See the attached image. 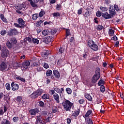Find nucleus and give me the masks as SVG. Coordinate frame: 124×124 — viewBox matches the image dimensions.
I'll return each instance as SVG.
<instances>
[{
	"mask_svg": "<svg viewBox=\"0 0 124 124\" xmlns=\"http://www.w3.org/2000/svg\"><path fill=\"white\" fill-rule=\"evenodd\" d=\"M49 93L50 94V95H53L54 94H55L56 93H55V90H49Z\"/></svg>",
	"mask_w": 124,
	"mask_h": 124,
	"instance_id": "obj_59",
	"label": "nucleus"
},
{
	"mask_svg": "<svg viewBox=\"0 0 124 124\" xmlns=\"http://www.w3.org/2000/svg\"><path fill=\"white\" fill-rule=\"evenodd\" d=\"M22 96H18L16 99V100L17 101V102H21V101H22Z\"/></svg>",
	"mask_w": 124,
	"mask_h": 124,
	"instance_id": "obj_53",
	"label": "nucleus"
},
{
	"mask_svg": "<svg viewBox=\"0 0 124 124\" xmlns=\"http://www.w3.org/2000/svg\"><path fill=\"white\" fill-rule=\"evenodd\" d=\"M38 106L39 107H44V102L42 101H39Z\"/></svg>",
	"mask_w": 124,
	"mask_h": 124,
	"instance_id": "obj_44",
	"label": "nucleus"
},
{
	"mask_svg": "<svg viewBox=\"0 0 124 124\" xmlns=\"http://www.w3.org/2000/svg\"><path fill=\"white\" fill-rule=\"evenodd\" d=\"M53 17H59V16H61V14L59 12L54 13L52 14Z\"/></svg>",
	"mask_w": 124,
	"mask_h": 124,
	"instance_id": "obj_51",
	"label": "nucleus"
},
{
	"mask_svg": "<svg viewBox=\"0 0 124 124\" xmlns=\"http://www.w3.org/2000/svg\"><path fill=\"white\" fill-rule=\"evenodd\" d=\"M105 84V81L102 79V78H101L98 82V85L99 86H104V85Z\"/></svg>",
	"mask_w": 124,
	"mask_h": 124,
	"instance_id": "obj_23",
	"label": "nucleus"
},
{
	"mask_svg": "<svg viewBox=\"0 0 124 124\" xmlns=\"http://www.w3.org/2000/svg\"><path fill=\"white\" fill-rule=\"evenodd\" d=\"M94 43V41H93V40H89L88 41V45L89 46H90V45H92Z\"/></svg>",
	"mask_w": 124,
	"mask_h": 124,
	"instance_id": "obj_56",
	"label": "nucleus"
},
{
	"mask_svg": "<svg viewBox=\"0 0 124 124\" xmlns=\"http://www.w3.org/2000/svg\"><path fill=\"white\" fill-rule=\"evenodd\" d=\"M72 117H78L80 114V108L72 112Z\"/></svg>",
	"mask_w": 124,
	"mask_h": 124,
	"instance_id": "obj_15",
	"label": "nucleus"
},
{
	"mask_svg": "<svg viewBox=\"0 0 124 124\" xmlns=\"http://www.w3.org/2000/svg\"><path fill=\"white\" fill-rule=\"evenodd\" d=\"M83 83H85V84H89V78H85L84 79Z\"/></svg>",
	"mask_w": 124,
	"mask_h": 124,
	"instance_id": "obj_63",
	"label": "nucleus"
},
{
	"mask_svg": "<svg viewBox=\"0 0 124 124\" xmlns=\"http://www.w3.org/2000/svg\"><path fill=\"white\" fill-rule=\"evenodd\" d=\"M0 18L1 20H2L3 23H5V24H7V23H8V21H7V19H6V18H5V17H4V15H3L2 14H0Z\"/></svg>",
	"mask_w": 124,
	"mask_h": 124,
	"instance_id": "obj_19",
	"label": "nucleus"
},
{
	"mask_svg": "<svg viewBox=\"0 0 124 124\" xmlns=\"http://www.w3.org/2000/svg\"><path fill=\"white\" fill-rule=\"evenodd\" d=\"M79 104H83L85 102V99H81L78 101Z\"/></svg>",
	"mask_w": 124,
	"mask_h": 124,
	"instance_id": "obj_62",
	"label": "nucleus"
},
{
	"mask_svg": "<svg viewBox=\"0 0 124 124\" xmlns=\"http://www.w3.org/2000/svg\"><path fill=\"white\" fill-rule=\"evenodd\" d=\"M16 79L17 80H20V81H21V82H23L25 84H27V82L30 81V79H26L25 78H16Z\"/></svg>",
	"mask_w": 124,
	"mask_h": 124,
	"instance_id": "obj_25",
	"label": "nucleus"
},
{
	"mask_svg": "<svg viewBox=\"0 0 124 124\" xmlns=\"http://www.w3.org/2000/svg\"><path fill=\"white\" fill-rule=\"evenodd\" d=\"M13 121L14 123H17L19 122V117L18 116H15L13 118Z\"/></svg>",
	"mask_w": 124,
	"mask_h": 124,
	"instance_id": "obj_41",
	"label": "nucleus"
},
{
	"mask_svg": "<svg viewBox=\"0 0 124 124\" xmlns=\"http://www.w3.org/2000/svg\"><path fill=\"white\" fill-rule=\"evenodd\" d=\"M101 12L100 11H97L96 13V16H97V17H98V18H100V17H101Z\"/></svg>",
	"mask_w": 124,
	"mask_h": 124,
	"instance_id": "obj_55",
	"label": "nucleus"
},
{
	"mask_svg": "<svg viewBox=\"0 0 124 124\" xmlns=\"http://www.w3.org/2000/svg\"><path fill=\"white\" fill-rule=\"evenodd\" d=\"M6 89L7 91H10V90H11V87H10V84L8 83L6 84Z\"/></svg>",
	"mask_w": 124,
	"mask_h": 124,
	"instance_id": "obj_52",
	"label": "nucleus"
},
{
	"mask_svg": "<svg viewBox=\"0 0 124 124\" xmlns=\"http://www.w3.org/2000/svg\"><path fill=\"white\" fill-rule=\"evenodd\" d=\"M93 113V110L92 109L89 110L85 115L83 116V118H87V117H89L90 115H91Z\"/></svg>",
	"mask_w": 124,
	"mask_h": 124,
	"instance_id": "obj_28",
	"label": "nucleus"
},
{
	"mask_svg": "<svg viewBox=\"0 0 124 124\" xmlns=\"http://www.w3.org/2000/svg\"><path fill=\"white\" fill-rule=\"evenodd\" d=\"M30 64H31V62L28 60H26L23 62H22L23 69H24V70H25L26 69H28Z\"/></svg>",
	"mask_w": 124,
	"mask_h": 124,
	"instance_id": "obj_10",
	"label": "nucleus"
},
{
	"mask_svg": "<svg viewBox=\"0 0 124 124\" xmlns=\"http://www.w3.org/2000/svg\"><path fill=\"white\" fill-rule=\"evenodd\" d=\"M66 92L68 94H71L72 93V90L69 88H66Z\"/></svg>",
	"mask_w": 124,
	"mask_h": 124,
	"instance_id": "obj_40",
	"label": "nucleus"
},
{
	"mask_svg": "<svg viewBox=\"0 0 124 124\" xmlns=\"http://www.w3.org/2000/svg\"><path fill=\"white\" fill-rule=\"evenodd\" d=\"M82 11H83V8H80L79 10H78V15H81V14H82Z\"/></svg>",
	"mask_w": 124,
	"mask_h": 124,
	"instance_id": "obj_58",
	"label": "nucleus"
},
{
	"mask_svg": "<svg viewBox=\"0 0 124 124\" xmlns=\"http://www.w3.org/2000/svg\"><path fill=\"white\" fill-rule=\"evenodd\" d=\"M11 42L13 44H16L17 43V39L15 37H12L10 39Z\"/></svg>",
	"mask_w": 124,
	"mask_h": 124,
	"instance_id": "obj_36",
	"label": "nucleus"
},
{
	"mask_svg": "<svg viewBox=\"0 0 124 124\" xmlns=\"http://www.w3.org/2000/svg\"><path fill=\"white\" fill-rule=\"evenodd\" d=\"M56 10H58V11L62 10V4H57L56 5Z\"/></svg>",
	"mask_w": 124,
	"mask_h": 124,
	"instance_id": "obj_42",
	"label": "nucleus"
},
{
	"mask_svg": "<svg viewBox=\"0 0 124 124\" xmlns=\"http://www.w3.org/2000/svg\"><path fill=\"white\" fill-rule=\"evenodd\" d=\"M100 9L103 12L107 11L108 10V8H107L106 7L101 6L100 7Z\"/></svg>",
	"mask_w": 124,
	"mask_h": 124,
	"instance_id": "obj_45",
	"label": "nucleus"
},
{
	"mask_svg": "<svg viewBox=\"0 0 124 124\" xmlns=\"http://www.w3.org/2000/svg\"><path fill=\"white\" fill-rule=\"evenodd\" d=\"M1 124H11V123L8 120L3 119L1 122Z\"/></svg>",
	"mask_w": 124,
	"mask_h": 124,
	"instance_id": "obj_31",
	"label": "nucleus"
},
{
	"mask_svg": "<svg viewBox=\"0 0 124 124\" xmlns=\"http://www.w3.org/2000/svg\"><path fill=\"white\" fill-rule=\"evenodd\" d=\"M43 67H44V68H46V69L49 68V64L47 63H44V64H43Z\"/></svg>",
	"mask_w": 124,
	"mask_h": 124,
	"instance_id": "obj_54",
	"label": "nucleus"
},
{
	"mask_svg": "<svg viewBox=\"0 0 124 124\" xmlns=\"http://www.w3.org/2000/svg\"><path fill=\"white\" fill-rule=\"evenodd\" d=\"M0 55L2 59H6L8 57V55H9V50L6 48H3L1 49Z\"/></svg>",
	"mask_w": 124,
	"mask_h": 124,
	"instance_id": "obj_4",
	"label": "nucleus"
},
{
	"mask_svg": "<svg viewBox=\"0 0 124 124\" xmlns=\"http://www.w3.org/2000/svg\"><path fill=\"white\" fill-rule=\"evenodd\" d=\"M103 29H104V27L102 26V25H98L97 26L96 30H97V31H101Z\"/></svg>",
	"mask_w": 124,
	"mask_h": 124,
	"instance_id": "obj_43",
	"label": "nucleus"
},
{
	"mask_svg": "<svg viewBox=\"0 0 124 124\" xmlns=\"http://www.w3.org/2000/svg\"><path fill=\"white\" fill-rule=\"evenodd\" d=\"M54 90L56 92V93H62V92H64V89L63 88L60 89L58 87H55L54 88Z\"/></svg>",
	"mask_w": 124,
	"mask_h": 124,
	"instance_id": "obj_17",
	"label": "nucleus"
},
{
	"mask_svg": "<svg viewBox=\"0 0 124 124\" xmlns=\"http://www.w3.org/2000/svg\"><path fill=\"white\" fill-rule=\"evenodd\" d=\"M3 99L5 101H6V102H7V103H8V102L9 101H10V96H9V94H7L6 95H4Z\"/></svg>",
	"mask_w": 124,
	"mask_h": 124,
	"instance_id": "obj_21",
	"label": "nucleus"
},
{
	"mask_svg": "<svg viewBox=\"0 0 124 124\" xmlns=\"http://www.w3.org/2000/svg\"><path fill=\"white\" fill-rule=\"evenodd\" d=\"M114 9L117 12H119V11H121V7H119V5L115 4L114 5Z\"/></svg>",
	"mask_w": 124,
	"mask_h": 124,
	"instance_id": "obj_26",
	"label": "nucleus"
},
{
	"mask_svg": "<svg viewBox=\"0 0 124 124\" xmlns=\"http://www.w3.org/2000/svg\"><path fill=\"white\" fill-rule=\"evenodd\" d=\"M6 45L9 49H11V48H12V44L10 43V41H7Z\"/></svg>",
	"mask_w": 124,
	"mask_h": 124,
	"instance_id": "obj_39",
	"label": "nucleus"
},
{
	"mask_svg": "<svg viewBox=\"0 0 124 124\" xmlns=\"http://www.w3.org/2000/svg\"><path fill=\"white\" fill-rule=\"evenodd\" d=\"M59 53L60 55H61V54H63V53L64 52V48L63 47H60L59 49Z\"/></svg>",
	"mask_w": 124,
	"mask_h": 124,
	"instance_id": "obj_50",
	"label": "nucleus"
},
{
	"mask_svg": "<svg viewBox=\"0 0 124 124\" xmlns=\"http://www.w3.org/2000/svg\"><path fill=\"white\" fill-rule=\"evenodd\" d=\"M42 118L40 116L37 117L36 121L39 122V123H40V124H43V123L42 122H43V121H42Z\"/></svg>",
	"mask_w": 124,
	"mask_h": 124,
	"instance_id": "obj_46",
	"label": "nucleus"
},
{
	"mask_svg": "<svg viewBox=\"0 0 124 124\" xmlns=\"http://www.w3.org/2000/svg\"><path fill=\"white\" fill-rule=\"evenodd\" d=\"M56 32H57V30L56 29H52L50 33L52 35L55 34Z\"/></svg>",
	"mask_w": 124,
	"mask_h": 124,
	"instance_id": "obj_60",
	"label": "nucleus"
},
{
	"mask_svg": "<svg viewBox=\"0 0 124 124\" xmlns=\"http://www.w3.org/2000/svg\"><path fill=\"white\" fill-rule=\"evenodd\" d=\"M91 49L93 50V51H97V50H98V46L94 44Z\"/></svg>",
	"mask_w": 124,
	"mask_h": 124,
	"instance_id": "obj_35",
	"label": "nucleus"
},
{
	"mask_svg": "<svg viewBox=\"0 0 124 124\" xmlns=\"http://www.w3.org/2000/svg\"><path fill=\"white\" fill-rule=\"evenodd\" d=\"M28 1L30 2V4L33 8L38 7L37 3H38L39 0H28Z\"/></svg>",
	"mask_w": 124,
	"mask_h": 124,
	"instance_id": "obj_9",
	"label": "nucleus"
},
{
	"mask_svg": "<svg viewBox=\"0 0 124 124\" xmlns=\"http://www.w3.org/2000/svg\"><path fill=\"white\" fill-rule=\"evenodd\" d=\"M83 16L85 19H88L89 17H90V11H87L84 14H83Z\"/></svg>",
	"mask_w": 124,
	"mask_h": 124,
	"instance_id": "obj_27",
	"label": "nucleus"
},
{
	"mask_svg": "<svg viewBox=\"0 0 124 124\" xmlns=\"http://www.w3.org/2000/svg\"><path fill=\"white\" fill-rule=\"evenodd\" d=\"M53 98L57 103H60V97L59 96V94L58 93H55L54 94H53Z\"/></svg>",
	"mask_w": 124,
	"mask_h": 124,
	"instance_id": "obj_18",
	"label": "nucleus"
},
{
	"mask_svg": "<svg viewBox=\"0 0 124 124\" xmlns=\"http://www.w3.org/2000/svg\"><path fill=\"white\" fill-rule=\"evenodd\" d=\"M53 40H54V38L51 36H47L44 38V42L46 44H49Z\"/></svg>",
	"mask_w": 124,
	"mask_h": 124,
	"instance_id": "obj_8",
	"label": "nucleus"
},
{
	"mask_svg": "<svg viewBox=\"0 0 124 124\" xmlns=\"http://www.w3.org/2000/svg\"><path fill=\"white\" fill-rule=\"evenodd\" d=\"M31 65H32V66H38V65H39V62H31Z\"/></svg>",
	"mask_w": 124,
	"mask_h": 124,
	"instance_id": "obj_49",
	"label": "nucleus"
},
{
	"mask_svg": "<svg viewBox=\"0 0 124 124\" xmlns=\"http://www.w3.org/2000/svg\"><path fill=\"white\" fill-rule=\"evenodd\" d=\"M42 93H43V90L38 89L36 91L34 92L31 94L30 96L31 98H32V99H35V98H37L38 96H40Z\"/></svg>",
	"mask_w": 124,
	"mask_h": 124,
	"instance_id": "obj_3",
	"label": "nucleus"
},
{
	"mask_svg": "<svg viewBox=\"0 0 124 124\" xmlns=\"http://www.w3.org/2000/svg\"><path fill=\"white\" fill-rule=\"evenodd\" d=\"M52 73L55 78H60V77H61L60 72L56 69L53 70Z\"/></svg>",
	"mask_w": 124,
	"mask_h": 124,
	"instance_id": "obj_16",
	"label": "nucleus"
},
{
	"mask_svg": "<svg viewBox=\"0 0 124 124\" xmlns=\"http://www.w3.org/2000/svg\"><path fill=\"white\" fill-rule=\"evenodd\" d=\"M7 33V31H6V30H2L1 32H0V34L1 35H5V34H6V33Z\"/></svg>",
	"mask_w": 124,
	"mask_h": 124,
	"instance_id": "obj_61",
	"label": "nucleus"
},
{
	"mask_svg": "<svg viewBox=\"0 0 124 124\" xmlns=\"http://www.w3.org/2000/svg\"><path fill=\"white\" fill-rule=\"evenodd\" d=\"M38 14H34L32 15V20L35 21V20H37V18H38Z\"/></svg>",
	"mask_w": 124,
	"mask_h": 124,
	"instance_id": "obj_34",
	"label": "nucleus"
},
{
	"mask_svg": "<svg viewBox=\"0 0 124 124\" xmlns=\"http://www.w3.org/2000/svg\"><path fill=\"white\" fill-rule=\"evenodd\" d=\"M39 112H40V110H39V108H37L31 109L29 110V113L31 116H35V115H36V114H38Z\"/></svg>",
	"mask_w": 124,
	"mask_h": 124,
	"instance_id": "obj_7",
	"label": "nucleus"
},
{
	"mask_svg": "<svg viewBox=\"0 0 124 124\" xmlns=\"http://www.w3.org/2000/svg\"><path fill=\"white\" fill-rule=\"evenodd\" d=\"M99 79V78H92L91 83L92 84H95L96 82H97V80Z\"/></svg>",
	"mask_w": 124,
	"mask_h": 124,
	"instance_id": "obj_47",
	"label": "nucleus"
},
{
	"mask_svg": "<svg viewBox=\"0 0 124 124\" xmlns=\"http://www.w3.org/2000/svg\"><path fill=\"white\" fill-rule=\"evenodd\" d=\"M62 106L65 112H70L73 107H74V104L69 100L65 99L62 102Z\"/></svg>",
	"mask_w": 124,
	"mask_h": 124,
	"instance_id": "obj_1",
	"label": "nucleus"
},
{
	"mask_svg": "<svg viewBox=\"0 0 124 124\" xmlns=\"http://www.w3.org/2000/svg\"><path fill=\"white\" fill-rule=\"evenodd\" d=\"M114 33H115V31L112 30V29H109L108 31V34L110 36H113L114 35Z\"/></svg>",
	"mask_w": 124,
	"mask_h": 124,
	"instance_id": "obj_38",
	"label": "nucleus"
},
{
	"mask_svg": "<svg viewBox=\"0 0 124 124\" xmlns=\"http://www.w3.org/2000/svg\"><path fill=\"white\" fill-rule=\"evenodd\" d=\"M87 123L88 124H93V120H92V119H91L90 118L87 120Z\"/></svg>",
	"mask_w": 124,
	"mask_h": 124,
	"instance_id": "obj_64",
	"label": "nucleus"
},
{
	"mask_svg": "<svg viewBox=\"0 0 124 124\" xmlns=\"http://www.w3.org/2000/svg\"><path fill=\"white\" fill-rule=\"evenodd\" d=\"M72 81L76 84V85H77L78 83H79V78H71Z\"/></svg>",
	"mask_w": 124,
	"mask_h": 124,
	"instance_id": "obj_33",
	"label": "nucleus"
},
{
	"mask_svg": "<svg viewBox=\"0 0 124 124\" xmlns=\"http://www.w3.org/2000/svg\"><path fill=\"white\" fill-rule=\"evenodd\" d=\"M100 87V90L101 93H104V92H105V86H104V85H102Z\"/></svg>",
	"mask_w": 124,
	"mask_h": 124,
	"instance_id": "obj_48",
	"label": "nucleus"
},
{
	"mask_svg": "<svg viewBox=\"0 0 124 124\" xmlns=\"http://www.w3.org/2000/svg\"><path fill=\"white\" fill-rule=\"evenodd\" d=\"M64 30H66V34H65L66 37H67V36H69V35H71V33H70V29L64 28Z\"/></svg>",
	"mask_w": 124,
	"mask_h": 124,
	"instance_id": "obj_29",
	"label": "nucleus"
},
{
	"mask_svg": "<svg viewBox=\"0 0 124 124\" xmlns=\"http://www.w3.org/2000/svg\"><path fill=\"white\" fill-rule=\"evenodd\" d=\"M7 68V65H6V63L4 62H3L0 64V70L1 71H3V70H5Z\"/></svg>",
	"mask_w": 124,
	"mask_h": 124,
	"instance_id": "obj_13",
	"label": "nucleus"
},
{
	"mask_svg": "<svg viewBox=\"0 0 124 124\" xmlns=\"http://www.w3.org/2000/svg\"><path fill=\"white\" fill-rule=\"evenodd\" d=\"M12 90L13 91H18L19 90V84L15 83V82H13L11 83Z\"/></svg>",
	"mask_w": 124,
	"mask_h": 124,
	"instance_id": "obj_12",
	"label": "nucleus"
},
{
	"mask_svg": "<svg viewBox=\"0 0 124 124\" xmlns=\"http://www.w3.org/2000/svg\"><path fill=\"white\" fill-rule=\"evenodd\" d=\"M17 23H15L14 26L16 28H19V29H25L27 25H25L26 22L24 21V19L22 18H19L17 19Z\"/></svg>",
	"mask_w": 124,
	"mask_h": 124,
	"instance_id": "obj_2",
	"label": "nucleus"
},
{
	"mask_svg": "<svg viewBox=\"0 0 124 124\" xmlns=\"http://www.w3.org/2000/svg\"><path fill=\"white\" fill-rule=\"evenodd\" d=\"M102 16L103 17V18L106 19H111V18H112L111 17V16L108 13V12H105L102 13Z\"/></svg>",
	"mask_w": 124,
	"mask_h": 124,
	"instance_id": "obj_14",
	"label": "nucleus"
},
{
	"mask_svg": "<svg viewBox=\"0 0 124 124\" xmlns=\"http://www.w3.org/2000/svg\"><path fill=\"white\" fill-rule=\"evenodd\" d=\"M53 74V71L52 70L48 69L46 70V75L47 77L51 76Z\"/></svg>",
	"mask_w": 124,
	"mask_h": 124,
	"instance_id": "obj_32",
	"label": "nucleus"
},
{
	"mask_svg": "<svg viewBox=\"0 0 124 124\" xmlns=\"http://www.w3.org/2000/svg\"><path fill=\"white\" fill-rule=\"evenodd\" d=\"M102 71L100 70V68L97 67L95 69V74L93 76V78H100L101 73Z\"/></svg>",
	"mask_w": 124,
	"mask_h": 124,
	"instance_id": "obj_6",
	"label": "nucleus"
},
{
	"mask_svg": "<svg viewBox=\"0 0 124 124\" xmlns=\"http://www.w3.org/2000/svg\"><path fill=\"white\" fill-rule=\"evenodd\" d=\"M49 95H48V94H44L42 96L41 98H42V99H45V100H46V99H49V100H47V101H51L50 100V99H49Z\"/></svg>",
	"mask_w": 124,
	"mask_h": 124,
	"instance_id": "obj_22",
	"label": "nucleus"
},
{
	"mask_svg": "<svg viewBox=\"0 0 124 124\" xmlns=\"http://www.w3.org/2000/svg\"><path fill=\"white\" fill-rule=\"evenodd\" d=\"M84 96L88 101H93V97L90 95V94L86 93L84 94Z\"/></svg>",
	"mask_w": 124,
	"mask_h": 124,
	"instance_id": "obj_20",
	"label": "nucleus"
},
{
	"mask_svg": "<svg viewBox=\"0 0 124 124\" xmlns=\"http://www.w3.org/2000/svg\"><path fill=\"white\" fill-rule=\"evenodd\" d=\"M45 11L43 10V9H41L38 16L39 17H40V18H41L42 17H43L44 15H45Z\"/></svg>",
	"mask_w": 124,
	"mask_h": 124,
	"instance_id": "obj_30",
	"label": "nucleus"
},
{
	"mask_svg": "<svg viewBox=\"0 0 124 124\" xmlns=\"http://www.w3.org/2000/svg\"><path fill=\"white\" fill-rule=\"evenodd\" d=\"M33 43V44H35V45H37V44H39V40L36 38L32 37V43Z\"/></svg>",
	"mask_w": 124,
	"mask_h": 124,
	"instance_id": "obj_24",
	"label": "nucleus"
},
{
	"mask_svg": "<svg viewBox=\"0 0 124 124\" xmlns=\"http://www.w3.org/2000/svg\"><path fill=\"white\" fill-rule=\"evenodd\" d=\"M16 67H19L21 68H23V63L22 64L20 62L16 63Z\"/></svg>",
	"mask_w": 124,
	"mask_h": 124,
	"instance_id": "obj_57",
	"label": "nucleus"
},
{
	"mask_svg": "<svg viewBox=\"0 0 124 124\" xmlns=\"http://www.w3.org/2000/svg\"><path fill=\"white\" fill-rule=\"evenodd\" d=\"M42 55L43 57H47V56L49 55V51L46 50L45 51L42 53Z\"/></svg>",
	"mask_w": 124,
	"mask_h": 124,
	"instance_id": "obj_37",
	"label": "nucleus"
},
{
	"mask_svg": "<svg viewBox=\"0 0 124 124\" xmlns=\"http://www.w3.org/2000/svg\"><path fill=\"white\" fill-rule=\"evenodd\" d=\"M19 32L16 29H11L10 31L7 32L8 36H13V35H17Z\"/></svg>",
	"mask_w": 124,
	"mask_h": 124,
	"instance_id": "obj_5",
	"label": "nucleus"
},
{
	"mask_svg": "<svg viewBox=\"0 0 124 124\" xmlns=\"http://www.w3.org/2000/svg\"><path fill=\"white\" fill-rule=\"evenodd\" d=\"M108 12L111 18L112 17H114V16H115L116 14H117V13L116 12V11L114 9V8L112 7H110L108 8Z\"/></svg>",
	"mask_w": 124,
	"mask_h": 124,
	"instance_id": "obj_11",
	"label": "nucleus"
}]
</instances>
